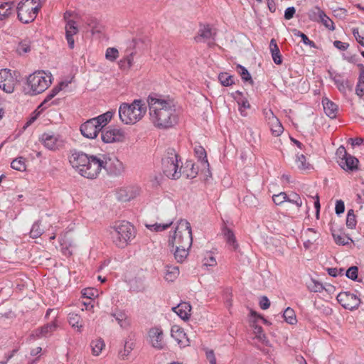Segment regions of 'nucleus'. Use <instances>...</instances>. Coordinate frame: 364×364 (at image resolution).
Wrapping results in <instances>:
<instances>
[{"label": "nucleus", "instance_id": "f257e3e1", "mask_svg": "<svg viewBox=\"0 0 364 364\" xmlns=\"http://www.w3.org/2000/svg\"><path fill=\"white\" fill-rule=\"evenodd\" d=\"M150 120L155 127L168 129L178 123V115L171 101L149 95L147 99Z\"/></svg>", "mask_w": 364, "mask_h": 364}, {"label": "nucleus", "instance_id": "f03ea898", "mask_svg": "<svg viewBox=\"0 0 364 364\" xmlns=\"http://www.w3.org/2000/svg\"><path fill=\"white\" fill-rule=\"evenodd\" d=\"M107 231L112 243L122 249L128 246L136 236L134 227L125 220L114 223Z\"/></svg>", "mask_w": 364, "mask_h": 364}, {"label": "nucleus", "instance_id": "7ed1b4c3", "mask_svg": "<svg viewBox=\"0 0 364 364\" xmlns=\"http://www.w3.org/2000/svg\"><path fill=\"white\" fill-rule=\"evenodd\" d=\"M146 112V106L141 100H134L132 103H122L119 108V117L125 124H134L142 119Z\"/></svg>", "mask_w": 364, "mask_h": 364}, {"label": "nucleus", "instance_id": "20e7f679", "mask_svg": "<svg viewBox=\"0 0 364 364\" xmlns=\"http://www.w3.org/2000/svg\"><path fill=\"white\" fill-rule=\"evenodd\" d=\"M193 237L191 224L186 220H180L172 235H169L168 245L172 248L181 247L190 248L192 245Z\"/></svg>", "mask_w": 364, "mask_h": 364}, {"label": "nucleus", "instance_id": "39448f33", "mask_svg": "<svg viewBox=\"0 0 364 364\" xmlns=\"http://www.w3.org/2000/svg\"><path fill=\"white\" fill-rule=\"evenodd\" d=\"M179 156L173 148H168L161 159L163 173L168 178L176 180L181 176Z\"/></svg>", "mask_w": 364, "mask_h": 364}, {"label": "nucleus", "instance_id": "423d86ee", "mask_svg": "<svg viewBox=\"0 0 364 364\" xmlns=\"http://www.w3.org/2000/svg\"><path fill=\"white\" fill-rule=\"evenodd\" d=\"M52 75L42 70L36 71L27 78L30 94L36 95L44 92L51 84Z\"/></svg>", "mask_w": 364, "mask_h": 364}, {"label": "nucleus", "instance_id": "0eeeda50", "mask_svg": "<svg viewBox=\"0 0 364 364\" xmlns=\"http://www.w3.org/2000/svg\"><path fill=\"white\" fill-rule=\"evenodd\" d=\"M41 8L39 0H22L16 7L18 18L23 23L34 21Z\"/></svg>", "mask_w": 364, "mask_h": 364}, {"label": "nucleus", "instance_id": "6e6552de", "mask_svg": "<svg viewBox=\"0 0 364 364\" xmlns=\"http://www.w3.org/2000/svg\"><path fill=\"white\" fill-rule=\"evenodd\" d=\"M107 164L105 154L89 155L88 163H85L82 167L81 176L89 179H95Z\"/></svg>", "mask_w": 364, "mask_h": 364}, {"label": "nucleus", "instance_id": "1a4fd4ad", "mask_svg": "<svg viewBox=\"0 0 364 364\" xmlns=\"http://www.w3.org/2000/svg\"><path fill=\"white\" fill-rule=\"evenodd\" d=\"M338 163L345 171H354L358 168V160L348 154L345 147L341 146L336 151Z\"/></svg>", "mask_w": 364, "mask_h": 364}, {"label": "nucleus", "instance_id": "9d476101", "mask_svg": "<svg viewBox=\"0 0 364 364\" xmlns=\"http://www.w3.org/2000/svg\"><path fill=\"white\" fill-rule=\"evenodd\" d=\"M88 154L76 149L70 150L68 156L71 166L81 176L82 167L88 163Z\"/></svg>", "mask_w": 364, "mask_h": 364}, {"label": "nucleus", "instance_id": "9b49d317", "mask_svg": "<svg viewBox=\"0 0 364 364\" xmlns=\"http://www.w3.org/2000/svg\"><path fill=\"white\" fill-rule=\"evenodd\" d=\"M336 299L343 308L350 311L358 309L360 304V299L349 291L339 293Z\"/></svg>", "mask_w": 364, "mask_h": 364}, {"label": "nucleus", "instance_id": "f8f14e48", "mask_svg": "<svg viewBox=\"0 0 364 364\" xmlns=\"http://www.w3.org/2000/svg\"><path fill=\"white\" fill-rule=\"evenodd\" d=\"M17 80L12 74L11 70H0V89L6 93H12L14 91Z\"/></svg>", "mask_w": 364, "mask_h": 364}, {"label": "nucleus", "instance_id": "ddd939ff", "mask_svg": "<svg viewBox=\"0 0 364 364\" xmlns=\"http://www.w3.org/2000/svg\"><path fill=\"white\" fill-rule=\"evenodd\" d=\"M148 338L151 346L157 350H162L165 346L164 333L161 326H154L148 331Z\"/></svg>", "mask_w": 364, "mask_h": 364}, {"label": "nucleus", "instance_id": "4468645a", "mask_svg": "<svg viewBox=\"0 0 364 364\" xmlns=\"http://www.w3.org/2000/svg\"><path fill=\"white\" fill-rule=\"evenodd\" d=\"M125 138V133L121 129L108 128L102 131L101 139L105 143H114L122 141Z\"/></svg>", "mask_w": 364, "mask_h": 364}, {"label": "nucleus", "instance_id": "2eb2a0df", "mask_svg": "<svg viewBox=\"0 0 364 364\" xmlns=\"http://www.w3.org/2000/svg\"><path fill=\"white\" fill-rule=\"evenodd\" d=\"M101 129L97 126L95 119H90L80 126L82 134L89 139H95Z\"/></svg>", "mask_w": 364, "mask_h": 364}, {"label": "nucleus", "instance_id": "dca6fc26", "mask_svg": "<svg viewBox=\"0 0 364 364\" xmlns=\"http://www.w3.org/2000/svg\"><path fill=\"white\" fill-rule=\"evenodd\" d=\"M265 115L268 120L272 135L274 136H280L283 133L284 128L278 118L274 114L271 109L266 112Z\"/></svg>", "mask_w": 364, "mask_h": 364}, {"label": "nucleus", "instance_id": "f3484780", "mask_svg": "<svg viewBox=\"0 0 364 364\" xmlns=\"http://www.w3.org/2000/svg\"><path fill=\"white\" fill-rule=\"evenodd\" d=\"M40 141L46 149L52 151L58 149L62 142L58 136L49 133H43L40 137Z\"/></svg>", "mask_w": 364, "mask_h": 364}, {"label": "nucleus", "instance_id": "a211bd4d", "mask_svg": "<svg viewBox=\"0 0 364 364\" xmlns=\"http://www.w3.org/2000/svg\"><path fill=\"white\" fill-rule=\"evenodd\" d=\"M215 32L213 31L208 24H201L198 32V35L194 37V40L198 42H205L210 39H214Z\"/></svg>", "mask_w": 364, "mask_h": 364}, {"label": "nucleus", "instance_id": "6ab92c4d", "mask_svg": "<svg viewBox=\"0 0 364 364\" xmlns=\"http://www.w3.org/2000/svg\"><path fill=\"white\" fill-rule=\"evenodd\" d=\"M65 38L70 49L75 46V40L73 36L77 34L79 31L76 22L73 20H69L65 25Z\"/></svg>", "mask_w": 364, "mask_h": 364}, {"label": "nucleus", "instance_id": "aec40b11", "mask_svg": "<svg viewBox=\"0 0 364 364\" xmlns=\"http://www.w3.org/2000/svg\"><path fill=\"white\" fill-rule=\"evenodd\" d=\"M105 158L107 162L106 166L102 167V168L109 171L110 172L113 173L115 175H118L121 173L122 169H123V165L122 163L119 161L115 157H109L105 154Z\"/></svg>", "mask_w": 364, "mask_h": 364}, {"label": "nucleus", "instance_id": "412c9836", "mask_svg": "<svg viewBox=\"0 0 364 364\" xmlns=\"http://www.w3.org/2000/svg\"><path fill=\"white\" fill-rule=\"evenodd\" d=\"M331 77L341 92L346 94L348 90H353V83L348 80H344L341 75L336 74L333 76L331 75Z\"/></svg>", "mask_w": 364, "mask_h": 364}, {"label": "nucleus", "instance_id": "4be33fe9", "mask_svg": "<svg viewBox=\"0 0 364 364\" xmlns=\"http://www.w3.org/2000/svg\"><path fill=\"white\" fill-rule=\"evenodd\" d=\"M111 316L115 318L116 321L122 328L128 329L131 326V318L124 311L117 310V311L112 313Z\"/></svg>", "mask_w": 364, "mask_h": 364}, {"label": "nucleus", "instance_id": "5701e85b", "mask_svg": "<svg viewBox=\"0 0 364 364\" xmlns=\"http://www.w3.org/2000/svg\"><path fill=\"white\" fill-rule=\"evenodd\" d=\"M172 310L183 320H187L191 316V306L189 303L182 302L173 307Z\"/></svg>", "mask_w": 364, "mask_h": 364}, {"label": "nucleus", "instance_id": "b1692460", "mask_svg": "<svg viewBox=\"0 0 364 364\" xmlns=\"http://www.w3.org/2000/svg\"><path fill=\"white\" fill-rule=\"evenodd\" d=\"M69 82H61L58 85L54 87L48 94L45 100L42 102V103L38 106V109H44L46 108L48 105V102L53 99L55 96H56L60 90H62L65 87L68 85Z\"/></svg>", "mask_w": 364, "mask_h": 364}, {"label": "nucleus", "instance_id": "393cba45", "mask_svg": "<svg viewBox=\"0 0 364 364\" xmlns=\"http://www.w3.org/2000/svg\"><path fill=\"white\" fill-rule=\"evenodd\" d=\"M171 336L177 341L180 346H185L188 345V339L186 337L183 330L178 326H173L171 328Z\"/></svg>", "mask_w": 364, "mask_h": 364}, {"label": "nucleus", "instance_id": "a878e982", "mask_svg": "<svg viewBox=\"0 0 364 364\" xmlns=\"http://www.w3.org/2000/svg\"><path fill=\"white\" fill-rule=\"evenodd\" d=\"M322 104L326 114L331 119H335L338 113V105L327 98L323 100Z\"/></svg>", "mask_w": 364, "mask_h": 364}, {"label": "nucleus", "instance_id": "bb28decb", "mask_svg": "<svg viewBox=\"0 0 364 364\" xmlns=\"http://www.w3.org/2000/svg\"><path fill=\"white\" fill-rule=\"evenodd\" d=\"M14 1L0 2V21L8 18L13 13Z\"/></svg>", "mask_w": 364, "mask_h": 364}, {"label": "nucleus", "instance_id": "cd10ccee", "mask_svg": "<svg viewBox=\"0 0 364 364\" xmlns=\"http://www.w3.org/2000/svg\"><path fill=\"white\" fill-rule=\"evenodd\" d=\"M269 50L272 54V60L277 65H280L282 63V55L279 46L277 44L276 40L272 38L269 43Z\"/></svg>", "mask_w": 364, "mask_h": 364}, {"label": "nucleus", "instance_id": "c85d7f7f", "mask_svg": "<svg viewBox=\"0 0 364 364\" xmlns=\"http://www.w3.org/2000/svg\"><path fill=\"white\" fill-rule=\"evenodd\" d=\"M113 114V111H107V112L92 119L95 120L97 126H98V127L102 130V129L111 120Z\"/></svg>", "mask_w": 364, "mask_h": 364}, {"label": "nucleus", "instance_id": "c756f323", "mask_svg": "<svg viewBox=\"0 0 364 364\" xmlns=\"http://www.w3.org/2000/svg\"><path fill=\"white\" fill-rule=\"evenodd\" d=\"M58 325L56 322L52 321L46 325L42 326L40 329H38L36 332V336L38 337L48 336L51 333L55 331L57 329Z\"/></svg>", "mask_w": 364, "mask_h": 364}, {"label": "nucleus", "instance_id": "7c9ffc66", "mask_svg": "<svg viewBox=\"0 0 364 364\" xmlns=\"http://www.w3.org/2000/svg\"><path fill=\"white\" fill-rule=\"evenodd\" d=\"M189 249L177 246L172 248L171 251H173L176 260L178 262L182 263L187 258Z\"/></svg>", "mask_w": 364, "mask_h": 364}, {"label": "nucleus", "instance_id": "2f4dec72", "mask_svg": "<svg viewBox=\"0 0 364 364\" xmlns=\"http://www.w3.org/2000/svg\"><path fill=\"white\" fill-rule=\"evenodd\" d=\"M223 233L227 243L229 245L232 246L233 250H235L238 247V244L237 243L236 238L232 230L227 227H224L223 229Z\"/></svg>", "mask_w": 364, "mask_h": 364}, {"label": "nucleus", "instance_id": "473e14b6", "mask_svg": "<svg viewBox=\"0 0 364 364\" xmlns=\"http://www.w3.org/2000/svg\"><path fill=\"white\" fill-rule=\"evenodd\" d=\"M69 324L74 328H77L78 332H81L82 329V318L80 315L74 313L68 314Z\"/></svg>", "mask_w": 364, "mask_h": 364}, {"label": "nucleus", "instance_id": "72a5a7b5", "mask_svg": "<svg viewBox=\"0 0 364 364\" xmlns=\"http://www.w3.org/2000/svg\"><path fill=\"white\" fill-rule=\"evenodd\" d=\"M358 66L360 68V72L355 88V92L357 95L362 97L364 95V66L363 64H358Z\"/></svg>", "mask_w": 364, "mask_h": 364}, {"label": "nucleus", "instance_id": "f704fd0d", "mask_svg": "<svg viewBox=\"0 0 364 364\" xmlns=\"http://www.w3.org/2000/svg\"><path fill=\"white\" fill-rule=\"evenodd\" d=\"M85 22L87 27L91 29V32L92 34L101 32L102 26L100 25V23H99L96 18L91 16L87 17Z\"/></svg>", "mask_w": 364, "mask_h": 364}, {"label": "nucleus", "instance_id": "c9c22d12", "mask_svg": "<svg viewBox=\"0 0 364 364\" xmlns=\"http://www.w3.org/2000/svg\"><path fill=\"white\" fill-rule=\"evenodd\" d=\"M179 275V269L176 266H167L165 274V279L168 282H173Z\"/></svg>", "mask_w": 364, "mask_h": 364}, {"label": "nucleus", "instance_id": "e433bc0d", "mask_svg": "<svg viewBox=\"0 0 364 364\" xmlns=\"http://www.w3.org/2000/svg\"><path fill=\"white\" fill-rule=\"evenodd\" d=\"M324 11L319 6H314L308 12L309 18L315 22H318Z\"/></svg>", "mask_w": 364, "mask_h": 364}, {"label": "nucleus", "instance_id": "4c0bfd02", "mask_svg": "<svg viewBox=\"0 0 364 364\" xmlns=\"http://www.w3.org/2000/svg\"><path fill=\"white\" fill-rule=\"evenodd\" d=\"M104 341L102 338L96 339L91 342L90 346L92 348V354L95 356L100 355L105 347Z\"/></svg>", "mask_w": 364, "mask_h": 364}, {"label": "nucleus", "instance_id": "58836bf2", "mask_svg": "<svg viewBox=\"0 0 364 364\" xmlns=\"http://www.w3.org/2000/svg\"><path fill=\"white\" fill-rule=\"evenodd\" d=\"M11 167L16 171H24L26 169V159L22 157H18L12 161Z\"/></svg>", "mask_w": 364, "mask_h": 364}, {"label": "nucleus", "instance_id": "ea45409f", "mask_svg": "<svg viewBox=\"0 0 364 364\" xmlns=\"http://www.w3.org/2000/svg\"><path fill=\"white\" fill-rule=\"evenodd\" d=\"M173 220H170L166 223H156L151 224V225H146V227L148 229H149L150 230H154L156 232H161V231H163V230L167 229L168 228H169L173 224Z\"/></svg>", "mask_w": 364, "mask_h": 364}, {"label": "nucleus", "instance_id": "a19ab883", "mask_svg": "<svg viewBox=\"0 0 364 364\" xmlns=\"http://www.w3.org/2000/svg\"><path fill=\"white\" fill-rule=\"evenodd\" d=\"M196 156L197 158L203 164L204 166H209V164L208 162L206 151L205 149L201 146H196L194 149Z\"/></svg>", "mask_w": 364, "mask_h": 364}, {"label": "nucleus", "instance_id": "79ce46f5", "mask_svg": "<svg viewBox=\"0 0 364 364\" xmlns=\"http://www.w3.org/2000/svg\"><path fill=\"white\" fill-rule=\"evenodd\" d=\"M332 235L335 242L339 245H348L350 241H352L350 237L342 233H336L333 232Z\"/></svg>", "mask_w": 364, "mask_h": 364}, {"label": "nucleus", "instance_id": "37998d69", "mask_svg": "<svg viewBox=\"0 0 364 364\" xmlns=\"http://www.w3.org/2000/svg\"><path fill=\"white\" fill-rule=\"evenodd\" d=\"M218 80L221 85L225 87H228L234 84L233 76L225 72L220 73L218 75Z\"/></svg>", "mask_w": 364, "mask_h": 364}, {"label": "nucleus", "instance_id": "c03bdc74", "mask_svg": "<svg viewBox=\"0 0 364 364\" xmlns=\"http://www.w3.org/2000/svg\"><path fill=\"white\" fill-rule=\"evenodd\" d=\"M237 71L240 75L241 78L244 82H248L251 85L253 84V80L252 79V77L246 68H245L244 66H242L241 65H237Z\"/></svg>", "mask_w": 364, "mask_h": 364}, {"label": "nucleus", "instance_id": "a18cd8bd", "mask_svg": "<svg viewBox=\"0 0 364 364\" xmlns=\"http://www.w3.org/2000/svg\"><path fill=\"white\" fill-rule=\"evenodd\" d=\"M253 332L255 335V337L262 341L264 343H267L268 341L267 339L266 335L264 333L263 328L262 326L257 325L255 323L252 324Z\"/></svg>", "mask_w": 364, "mask_h": 364}, {"label": "nucleus", "instance_id": "49530a36", "mask_svg": "<svg viewBox=\"0 0 364 364\" xmlns=\"http://www.w3.org/2000/svg\"><path fill=\"white\" fill-rule=\"evenodd\" d=\"M296 164L300 170H308L311 168V164L306 161V158L304 154L297 155Z\"/></svg>", "mask_w": 364, "mask_h": 364}, {"label": "nucleus", "instance_id": "de8ad7c7", "mask_svg": "<svg viewBox=\"0 0 364 364\" xmlns=\"http://www.w3.org/2000/svg\"><path fill=\"white\" fill-rule=\"evenodd\" d=\"M283 316L285 321L289 324L292 325L296 322L294 311L290 307H288L285 309L283 314Z\"/></svg>", "mask_w": 364, "mask_h": 364}, {"label": "nucleus", "instance_id": "09e8293b", "mask_svg": "<svg viewBox=\"0 0 364 364\" xmlns=\"http://www.w3.org/2000/svg\"><path fill=\"white\" fill-rule=\"evenodd\" d=\"M357 220L354 210L350 209L348 211L346 217V226L349 229H354L356 227Z\"/></svg>", "mask_w": 364, "mask_h": 364}, {"label": "nucleus", "instance_id": "8fccbe9b", "mask_svg": "<svg viewBox=\"0 0 364 364\" xmlns=\"http://www.w3.org/2000/svg\"><path fill=\"white\" fill-rule=\"evenodd\" d=\"M307 287L311 291L313 292H321L324 289L323 284L321 282L314 279L310 280L307 284Z\"/></svg>", "mask_w": 364, "mask_h": 364}, {"label": "nucleus", "instance_id": "3c124183", "mask_svg": "<svg viewBox=\"0 0 364 364\" xmlns=\"http://www.w3.org/2000/svg\"><path fill=\"white\" fill-rule=\"evenodd\" d=\"M289 200V196L285 192H280L272 196V200L277 205H281Z\"/></svg>", "mask_w": 364, "mask_h": 364}, {"label": "nucleus", "instance_id": "603ef678", "mask_svg": "<svg viewBox=\"0 0 364 364\" xmlns=\"http://www.w3.org/2000/svg\"><path fill=\"white\" fill-rule=\"evenodd\" d=\"M318 23H321L326 28L330 31L335 30L333 21L325 13L322 15Z\"/></svg>", "mask_w": 364, "mask_h": 364}, {"label": "nucleus", "instance_id": "864d4df0", "mask_svg": "<svg viewBox=\"0 0 364 364\" xmlns=\"http://www.w3.org/2000/svg\"><path fill=\"white\" fill-rule=\"evenodd\" d=\"M43 229L41 228L39 222H36L30 231V235L33 238H38L43 234Z\"/></svg>", "mask_w": 364, "mask_h": 364}, {"label": "nucleus", "instance_id": "5fc2aeb1", "mask_svg": "<svg viewBox=\"0 0 364 364\" xmlns=\"http://www.w3.org/2000/svg\"><path fill=\"white\" fill-rule=\"evenodd\" d=\"M134 62V54L132 53L126 56L123 60H120L119 66L121 68H130Z\"/></svg>", "mask_w": 364, "mask_h": 364}, {"label": "nucleus", "instance_id": "6e6d98bb", "mask_svg": "<svg viewBox=\"0 0 364 364\" xmlns=\"http://www.w3.org/2000/svg\"><path fill=\"white\" fill-rule=\"evenodd\" d=\"M294 36L300 37L301 38L302 42L307 46H309L311 48H316V44L314 41H311L306 34L299 31H295Z\"/></svg>", "mask_w": 364, "mask_h": 364}, {"label": "nucleus", "instance_id": "4d7b16f0", "mask_svg": "<svg viewBox=\"0 0 364 364\" xmlns=\"http://www.w3.org/2000/svg\"><path fill=\"white\" fill-rule=\"evenodd\" d=\"M119 57V52L117 48H108L106 50L105 58L109 61H114Z\"/></svg>", "mask_w": 364, "mask_h": 364}, {"label": "nucleus", "instance_id": "13d9d810", "mask_svg": "<svg viewBox=\"0 0 364 364\" xmlns=\"http://www.w3.org/2000/svg\"><path fill=\"white\" fill-rule=\"evenodd\" d=\"M134 343L132 342L126 341L124 344V348L123 350H121L119 353V356L122 359H125L130 353L131 350L133 348Z\"/></svg>", "mask_w": 364, "mask_h": 364}, {"label": "nucleus", "instance_id": "bf43d9fd", "mask_svg": "<svg viewBox=\"0 0 364 364\" xmlns=\"http://www.w3.org/2000/svg\"><path fill=\"white\" fill-rule=\"evenodd\" d=\"M309 233H313L314 235V237L312 239H307L306 240H305L304 242V246L306 249L310 248L311 245H313L314 242H316V239L318 237L317 235H316V232L314 231V230L313 228H308L306 230V232H305L306 235H308Z\"/></svg>", "mask_w": 364, "mask_h": 364}, {"label": "nucleus", "instance_id": "052dcab7", "mask_svg": "<svg viewBox=\"0 0 364 364\" xmlns=\"http://www.w3.org/2000/svg\"><path fill=\"white\" fill-rule=\"evenodd\" d=\"M191 168L190 173H186L185 171H183V173L186 174V178H193L196 176L198 173L197 168L194 167V164L191 161H187L186 164L185 168Z\"/></svg>", "mask_w": 364, "mask_h": 364}, {"label": "nucleus", "instance_id": "680f3d73", "mask_svg": "<svg viewBox=\"0 0 364 364\" xmlns=\"http://www.w3.org/2000/svg\"><path fill=\"white\" fill-rule=\"evenodd\" d=\"M358 268L356 266H352L349 267L346 272V276L353 281H355L358 278Z\"/></svg>", "mask_w": 364, "mask_h": 364}, {"label": "nucleus", "instance_id": "e2e57ef3", "mask_svg": "<svg viewBox=\"0 0 364 364\" xmlns=\"http://www.w3.org/2000/svg\"><path fill=\"white\" fill-rule=\"evenodd\" d=\"M287 202L295 204L298 208L301 207L303 204L301 197L296 193H293L289 196V200H287Z\"/></svg>", "mask_w": 364, "mask_h": 364}, {"label": "nucleus", "instance_id": "0e129e2a", "mask_svg": "<svg viewBox=\"0 0 364 364\" xmlns=\"http://www.w3.org/2000/svg\"><path fill=\"white\" fill-rule=\"evenodd\" d=\"M30 50V46L27 42L20 43L17 47V51L19 54L26 53L29 52Z\"/></svg>", "mask_w": 364, "mask_h": 364}, {"label": "nucleus", "instance_id": "69168bd1", "mask_svg": "<svg viewBox=\"0 0 364 364\" xmlns=\"http://www.w3.org/2000/svg\"><path fill=\"white\" fill-rule=\"evenodd\" d=\"M82 295L87 299H92L97 296V290L94 289H85L82 291Z\"/></svg>", "mask_w": 364, "mask_h": 364}, {"label": "nucleus", "instance_id": "338daca9", "mask_svg": "<svg viewBox=\"0 0 364 364\" xmlns=\"http://www.w3.org/2000/svg\"><path fill=\"white\" fill-rule=\"evenodd\" d=\"M296 13V9L294 6L288 7L284 11V18L286 20L291 19Z\"/></svg>", "mask_w": 364, "mask_h": 364}, {"label": "nucleus", "instance_id": "774afa93", "mask_svg": "<svg viewBox=\"0 0 364 364\" xmlns=\"http://www.w3.org/2000/svg\"><path fill=\"white\" fill-rule=\"evenodd\" d=\"M205 355L210 364H216V358L213 350L206 349Z\"/></svg>", "mask_w": 364, "mask_h": 364}]
</instances>
